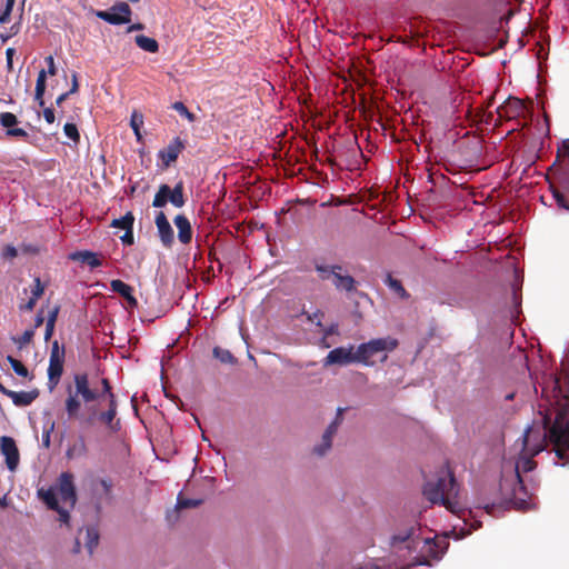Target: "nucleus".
I'll use <instances>...</instances> for the list:
<instances>
[{
    "label": "nucleus",
    "mask_w": 569,
    "mask_h": 569,
    "mask_svg": "<svg viewBox=\"0 0 569 569\" xmlns=\"http://www.w3.org/2000/svg\"><path fill=\"white\" fill-rule=\"evenodd\" d=\"M420 555L416 556L411 562V566H430L431 560H438L443 555L448 543L445 539L433 538H420Z\"/></svg>",
    "instance_id": "423d86ee"
},
{
    "label": "nucleus",
    "mask_w": 569,
    "mask_h": 569,
    "mask_svg": "<svg viewBox=\"0 0 569 569\" xmlns=\"http://www.w3.org/2000/svg\"><path fill=\"white\" fill-rule=\"evenodd\" d=\"M58 491L61 500L74 507L77 502L76 486L73 482V475L70 472H62L58 479Z\"/></svg>",
    "instance_id": "ddd939ff"
},
{
    "label": "nucleus",
    "mask_w": 569,
    "mask_h": 569,
    "mask_svg": "<svg viewBox=\"0 0 569 569\" xmlns=\"http://www.w3.org/2000/svg\"><path fill=\"white\" fill-rule=\"evenodd\" d=\"M38 496L40 499L47 505V507L51 510H58L59 502L57 499V493L54 488L50 487L48 489L40 488L38 490Z\"/></svg>",
    "instance_id": "393cba45"
},
{
    "label": "nucleus",
    "mask_w": 569,
    "mask_h": 569,
    "mask_svg": "<svg viewBox=\"0 0 569 569\" xmlns=\"http://www.w3.org/2000/svg\"><path fill=\"white\" fill-rule=\"evenodd\" d=\"M44 292V286L42 284L39 277L34 279V284L31 289V298L39 299Z\"/></svg>",
    "instance_id": "a19ab883"
},
{
    "label": "nucleus",
    "mask_w": 569,
    "mask_h": 569,
    "mask_svg": "<svg viewBox=\"0 0 569 569\" xmlns=\"http://www.w3.org/2000/svg\"><path fill=\"white\" fill-rule=\"evenodd\" d=\"M110 287L113 292L120 295L127 301L130 308L138 307V300L133 296V288L131 286L127 284L120 279H114L111 280Z\"/></svg>",
    "instance_id": "aec40b11"
},
{
    "label": "nucleus",
    "mask_w": 569,
    "mask_h": 569,
    "mask_svg": "<svg viewBox=\"0 0 569 569\" xmlns=\"http://www.w3.org/2000/svg\"><path fill=\"white\" fill-rule=\"evenodd\" d=\"M385 283L391 290H393L397 295H399L401 298H407L408 297V292L403 288L402 283L399 280L392 278L391 273H389V272L387 273L386 279H385Z\"/></svg>",
    "instance_id": "7c9ffc66"
},
{
    "label": "nucleus",
    "mask_w": 569,
    "mask_h": 569,
    "mask_svg": "<svg viewBox=\"0 0 569 569\" xmlns=\"http://www.w3.org/2000/svg\"><path fill=\"white\" fill-rule=\"evenodd\" d=\"M143 28H144V26L142 23H134L128 28V32H132L136 30H142Z\"/></svg>",
    "instance_id": "bf43d9fd"
},
{
    "label": "nucleus",
    "mask_w": 569,
    "mask_h": 569,
    "mask_svg": "<svg viewBox=\"0 0 569 569\" xmlns=\"http://www.w3.org/2000/svg\"><path fill=\"white\" fill-rule=\"evenodd\" d=\"M136 44L150 53H156L159 51V43L156 39L147 37L144 34H139L136 37Z\"/></svg>",
    "instance_id": "bb28decb"
},
{
    "label": "nucleus",
    "mask_w": 569,
    "mask_h": 569,
    "mask_svg": "<svg viewBox=\"0 0 569 569\" xmlns=\"http://www.w3.org/2000/svg\"><path fill=\"white\" fill-rule=\"evenodd\" d=\"M1 256L3 259H13L18 256V250L13 246L8 244L3 248Z\"/></svg>",
    "instance_id": "79ce46f5"
},
{
    "label": "nucleus",
    "mask_w": 569,
    "mask_h": 569,
    "mask_svg": "<svg viewBox=\"0 0 569 569\" xmlns=\"http://www.w3.org/2000/svg\"><path fill=\"white\" fill-rule=\"evenodd\" d=\"M69 96H71V94H70L68 91H67V92H64V93H61V94L57 98V100H56L57 106H60L64 100H67V99H68V97H69Z\"/></svg>",
    "instance_id": "4d7b16f0"
},
{
    "label": "nucleus",
    "mask_w": 569,
    "mask_h": 569,
    "mask_svg": "<svg viewBox=\"0 0 569 569\" xmlns=\"http://www.w3.org/2000/svg\"><path fill=\"white\" fill-rule=\"evenodd\" d=\"M493 507H495V505H491V506L486 505L485 509L487 510V512H491V509H493Z\"/></svg>",
    "instance_id": "69168bd1"
},
{
    "label": "nucleus",
    "mask_w": 569,
    "mask_h": 569,
    "mask_svg": "<svg viewBox=\"0 0 569 569\" xmlns=\"http://www.w3.org/2000/svg\"><path fill=\"white\" fill-rule=\"evenodd\" d=\"M54 323L46 321L44 340L49 341L54 332Z\"/></svg>",
    "instance_id": "603ef678"
},
{
    "label": "nucleus",
    "mask_w": 569,
    "mask_h": 569,
    "mask_svg": "<svg viewBox=\"0 0 569 569\" xmlns=\"http://www.w3.org/2000/svg\"><path fill=\"white\" fill-rule=\"evenodd\" d=\"M79 550H80V542H79V540L77 539V540H76V546H74V552H79Z\"/></svg>",
    "instance_id": "0e129e2a"
},
{
    "label": "nucleus",
    "mask_w": 569,
    "mask_h": 569,
    "mask_svg": "<svg viewBox=\"0 0 569 569\" xmlns=\"http://www.w3.org/2000/svg\"><path fill=\"white\" fill-rule=\"evenodd\" d=\"M14 49L13 48H8L6 50V57H7V64H8V68L11 69L12 68V57L14 54Z\"/></svg>",
    "instance_id": "864d4df0"
},
{
    "label": "nucleus",
    "mask_w": 569,
    "mask_h": 569,
    "mask_svg": "<svg viewBox=\"0 0 569 569\" xmlns=\"http://www.w3.org/2000/svg\"><path fill=\"white\" fill-rule=\"evenodd\" d=\"M44 321L43 311H38L36 318H34V328L40 327Z\"/></svg>",
    "instance_id": "6e6d98bb"
},
{
    "label": "nucleus",
    "mask_w": 569,
    "mask_h": 569,
    "mask_svg": "<svg viewBox=\"0 0 569 569\" xmlns=\"http://www.w3.org/2000/svg\"><path fill=\"white\" fill-rule=\"evenodd\" d=\"M497 113L499 119L505 120H519L525 119L528 113V109L522 100L513 97H509L498 109Z\"/></svg>",
    "instance_id": "1a4fd4ad"
},
{
    "label": "nucleus",
    "mask_w": 569,
    "mask_h": 569,
    "mask_svg": "<svg viewBox=\"0 0 569 569\" xmlns=\"http://www.w3.org/2000/svg\"><path fill=\"white\" fill-rule=\"evenodd\" d=\"M500 489L506 499L510 500L518 509L526 510L529 507L532 493H530L522 479L502 477Z\"/></svg>",
    "instance_id": "39448f33"
},
{
    "label": "nucleus",
    "mask_w": 569,
    "mask_h": 569,
    "mask_svg": "<svg viewBox=\"0 0 569 569\" xmlns=\"http://www.w3.org/2000/svg\"><path fill=\"white\" fill-rule=\"evenodd\" d=\"M11 31H12L11 33H0V40L3 43L7 42L11 38L12 34L18 33V28H16L14 26L11 27Z\"/></svg>",
    "instance_id": "5fc2aeb1"
},
{
    "label": "nucleus",
    "mask_w": 569,
    "mask_h": 569,
    "mask_svg": "<svg viewBox=\"0 0 569 569\" xmlns=\"http://www.w3.org/2000/svg\"><path fill=\"white\" fill-rule=\"evenodd\" d=\"M173 222L178 229V239L181 243L188 244L192 239V228L190 221L184 214L174 217Z\"/></svg>",
    "instance_id": "412c9836"
},
{
    "label": "nucleus",
    "mask_w": 569,
    "mask_h": 569,
    "mask_svg": "<svg viewBox=\"0 0 569 569\" xmlns=\"http://www.w3.org/2000/svg\"><path fill=\"white\" fill-rule=\"evenodd\" d=\"M168 201L171 202V204L176 208H181L184 206L186 199L183 196L182 182H178L173 189H171L168 184H161L153 198L152 206L154 208H162L167 204Z\"/></svg>",
    "instance_id": "0eeeda50"
},
{
    "label": "nucleus",
    "mask_w": 569,
    "mask_h": 569,
    "mask_svg": "<svg viewBox=\"0 0 569 569\" xmlns=\"http://www.w3.org/2000/svg\"><path fill=\"white\" fill-rule=\"evenodd\" d=\"M10 389L6 388L1 382H0V392L4 396L8 397V393H9Z\"/></svg>",
    "instance_id": "680f3d73"
},
{
    "label": "nucleus",
    "mask_w": 569,
    "mask_h": 569,
    "mask_svg": "<svg viewBox=\"0 0 569 569\" xmlns=\"http://www.w3.org/2000/svg\"><path fill=\"white\" fill-rule=\"evenodd\" d=\"M212 353H213V357L216 359H218L221 363H227V365L237 363L236 357L227 349H223L220 347H214Z\"/></svg>",
    "instance_id": "c756f323"
},
{
    "label": "nucleus",
    "mask_w": 569,
    "mask_h": 569,
    "mask_svg": "<svg viewBox=\"0 0 569 569\" xmlns=\"http://www.w3.org/2000/svg\"><path fill=\"white\" fill-rule=\"evenodd\" d=\"M341 421H342V409L339 408L337 417L329 425V427L327 428V430L325 431V433L322 436V443L320 446L315 447V452L318 456H323L331 448L332 438L336 435Z\"/></svg>",
    "instance_id": "f3484780"
},
{
    "label": "nucleus",
    "mask_w": 569,
    "mask_h": 569,
    "mask_svg": "<svg viewBox=\"0 0 569 569\" xmlns=\"http://www.w3.org/2000/svg\"><path fill=\"white\" fill-rule=\"evenodd\" d=\"M342 270H337L332 277V283L337 290H345L351 292L356 290V280L349 274H342Z\"/></svg>",
    "instance_id": "b1692460"
},
{
    "label": "nucleus",
    "mask_w": 569,
    "mask_h": 569,
    "mask_svg": "<svg viewBox=\"0 0 569 569\" xmlns=\"http://www.w3.org/2000/svg\"><path fill=\"white\" fill-rule=\"evenodd\" d=\"M136 190H137V187H136V186H132V187L130 188V194H131V196H132V194H134Z\"/></svg>",
    "instance_id": "338daca9"
},
{
    "label": "nucleus",
    "mask_w": 569,
    "mask_h": 569,
    "mask_svg": "<svg viewBox=\"0 0 569 569\" xmlns=\"http://www.w3.org/2000/svg\"><path fill=\"white\" fill-rule=\"evenodd\" d=\"M63 131L66 136L71 139L74 143H78L80 141V133L78 131V128L74 123H66L63 127Z\"/></svg>",
    "instance_id": "c9c22d12"
},
{
    "label": "nucleus",
    "mask_w": 569,
    "mask_h": 569,
    "mask_svg": "<svg viewBox=\"0 0 569 569\" xmlns=\"http://www.w3.org/2000/svg\"><path fill=\"white\" fill-rule=\"evenodd\" d=\"M96 16L110 24L118 26L130 21L131 9L128 3L120 2L114 4L110 11H98Z\"/></svg>",
    "instance_id": "9b49d317"
},
{
    "label": "nucleus",
    "mask_w": 569,
    "mask_h": 569,
    "mask_svg": "<svg viewBox=\"0 0 569 569\" xmlns=\"http://www.w3.org/2000/svg\"><path fill=\"white\" fill-rule=\"evenodd\" d=\"M47 83V72L44 69H41L38 73L36 90H34V100L39 103L40 107L44 106L43 94L46 91Z\"/></svg>",
    "instance_id": "a878e982"
},
{
    "label": "nucleus",
    "mask_w": 569,
    "mask_h": 569,
    "mask_svg": "<svg viewBox=\"0 0 569 569\" xmlns=\"http://www.w3.org/2000/svg\"><path fill=\"white\" fill-rule=\"evenodd\" d=\"M16 3V0H6L4 7L2 11L0 12V23L4 24L10 21V16L13 9V6Z\"/></svg>",
    "instance_id": "f704fd0d"
},
{
    "label": "nucleus",
    "mask_w": 569,
    "mask_h": 569,
    "mask_svg": "<svg viewBox=\"0 0 569 569\" xmlns=\"http://www.w3.org/2000/svg\"><path fill=\"white\" fill-rule=\"evenodd\" d=\"M560 157L567 158V161L559 166V168H567L569 166V139H566L561 142V147L558 149L557 158L559 159Z\"/></svg>",
    "instance_id": "4c0bfd02"
},
{
    "label": "nucleus",
    "mask_w": 569,
    "mask_h": 569,
    "mask_svg": "<svg viewBox=\"0 0 569 569\" xmlns=\"http://www.w3.org/2000/svg\"><path fill=\"white\" fill-rule=\"evenodd\" d=\"M100 486L102 487L103 495L107 498L111 497L112 482L109 479H100Z\"/></svg>",
    "instance_id": "37998d69"
},
{
    "label": "nucleus",
    "mask_w": 569,
    "mask_h": 569,
    "mask_svg": "<svg viewBox=\"0 0 569 569\" xmlns=\"http://www.w3.org/2000/svg\"><path fill=\"white\" fill-rule=\"evenodd\" d=\"M46 62L48 64V70L46 71L47 74L54 76L57 73V68H56V64H54L53 57L52 56H48L46 58Z\"/></svg>",
    "instance_id": "49530a36"
},
{
    "label": "nucleus",
    "mask_w": 569,
    "mask_h": 569,
    "mask_svg": "<svg viewBox=\"0 0 569 569\" xmlns=\"http://www.w3.org/2000/svg\"><path fill=\"white\" fill-rule=\"evenodd\" d=\"M0 452L6 458V465L10 471H14L20 461V453L13 438L2 436L0 438Z\"/></svg>",
    "instance_id": "f8f14e48"
},
{
    "label": "nucleus",
    "mask_w": 569,
    "mask_h": 569,
    "mask_svg": "<svg viewBox=\"0 0 569 569\" xmlns=\"http://www.w3.org/2000/svg\"><path fill=\"white\" fill-rule=\"evenodd\" d=\"M66 391L64 409L69 419L79 420L88 427L100 421L110 433L121 430L117 398L109 379H90L87 372H77L73 386L69 385Z\"/></svg>",
    "instance_id": "f03ea898"
},
{
    "label": "nucleus",
    "mask_w": 569,
    "mask_h": 569,
    "mask_svg": "<svg viewBox=\"0 0 569 569\" xmlns=\"http://www.w3.org/2000/svg\"><path fill=\"white\" fill-rule=\"evenodd\" d=\"M33 336H34L33 329L26 330L17 340L19 348H22V347L29 345L32 341Z\"/></svg>",
    "instance_id": "ea45409f"
},
{
    "label": "nucleus",
    "mask_w": 569,
    "mask_h": 569,
    "mask_svg": "<svg viewBox=\"0 0 569 569\" xmlns=\"http://www.w3.org/2000/svg\"><path fill=\"white\" fill-rule=\"evenodd\" d=\"M459 491L460 486L448 466L438 473L436 480L427 481L422 490L428 501L441 505L455 515H459L465 509Z\"/></svg>",
    "instance_id": "7ed1b4c3"
},
{
    "label": "nucleus",
    "mask_w": 569,
    "mask_h": 569,
    "mask_svg": "<svg viewBox=\"0 0 569 569\" xmlns=\"http://www.w3.org/2000/svg\"><path fill=\"white\" fill-rule=\"evenodd\" d=\"M134 216L131 211H128L124 216L118 219H113L110 227L120 229H133Z\"/></svg>",
    "instance_id": "c85d7f7f"
},
{
    "label": "nucleus",
    "mask_w": 569,
    "mask_h": 569,
    "mask_svg": "<svg viewBox=\"0 0 569 569\" xmlns=\"http://www.w3.org/2000/svg\"><path fill=\"white\" fill-rule=\"evenodd\" d=\"M59 515V520L63 523H68L69 522V519H70V515L67 510H64L63 508H61L60 506L58 507V510H56Z\"/></svg>",
    "instance_id": "3c124183"
},
{
    "label": "nucleus",
    "mask_w": 569,
    "mask_h": 569,
    "mask_svg": "<svg viewBox=\"0 0 569 569\" xmlns=\"http://www.w3.org/2000/svg\"><path fill=\"white\" fill-rule=\"evenodd\" d=\"M398 347V340L392 337L371 339L361 343L356 350L357 362L371 367L376 365L375 357L382 353L381 361L387 360L388 351H392Z\"/></svg>",
    "instance_id": "20e7f679"
},
{
    "label": "nucleus",
    "mask_w": 569,
    "mask_h": 569,
    "mask_svg": "<svg viewBox=\"0 0 569 569\" xmlns=\"http://www.w3.org/2000/svg\"><path fill=\"white\" fill-rule=\"evenodd\" d=\"M356 569H380L378 566L376 565H370V566H366V567H359V568H356Z\"/></svg>",
    "instance_id": "e2e57ef3"
},
{
    "label": "nucleus",
    "mask_w": 569,
    "mask_h": 569,
    "mask_svg": "<svg viewBox=\"0 0 569 569\" xmlns=\"http://www.w3.org/2000/svg\"><path fill=\"white\" fill-rule=\"evenodd\" d=\"M337 331V326H331L330 328H328L326 330V335L329 336V335H333L335 332Z\"/></svg>",
    "instance_id": "052dcab7"
},
{
    "label": "nucleus",
    "mask_w": 569,
    "mask_h": 569,
    "mask_svg": "<svg viewBox=\"0 0 569 569\" xmlns=\"http://www.w3.org/2000/svg\"><path fill=\"white\" fill-rule=\"evenodd\" d=\"M316 270L319 273V277L321 280H328L333 277V274H335V272H337V270H342V267L340 264H332V266L317 264Z\"/></svg>",
    "instance_id": "2f4dec72"
},
{
    "label": "nucleus",
    "mask_w": 569,
    "mask_h": 569,
    "mask_svg": "<svg viewBox=\"0 0 569 569\" xmlns=\"http://www.w3.org/2000/svg\"><path fill=\"white\" fill-rule=\"evenodd\" d=\"M319 315H320V316H322V313H320V312H315V313H313V317H312V318H310V319H311V320H313V318H315V319H318V316H319Z\"/></svg>",
    "instance_id": "774afa93"
},
{
    "label": "nucleus",
    "mask_w": 569,
    "mask_h": 569,
    "mask_svg": "<svg viewBox=\"0 0 569 569\" xmlns=\"http://www.w3.org/2000/svg\"><path fill=\"white\" fill-rule=\"evenodd\" d=\"M533 457L535 456H531L530 450H523L522 448L519 458L515 465V475L512 476V478L522 479V473L532 471L537 467Z\"/></svg>",
    "instance_id": "6ab92c4d"
},
{
    "label": "nucleus",
    "mask_w": 569,
    "mask_h": 569,
    "mask_svg": "<svg viewBox=\"0 0 569 569\" xmlns=\"http://www.w3.org/2000/svg\"><path fill=\"white\" fill-rule=\"evenodd\" d=\"M19 122V119L12 112L0 113V124L6 129L8 138L32 143L31 136L24 129L17 127Z\"/></svg>",
    "instance_id": "9d476101"
},
{
    "label": "nucleus",
    "mask_w": 569,
    "mask_h": 569,
    "mask_svg": "<svg viewBox=\"0 0 569 569\" xmlns=\"http://www.w3.org/2000/svg\"><path fill=\"white\" fill-rule=\"evenodd\" d=\"M42 443L47 448L50 446V430L42 435Z\"/></svg>",
    "instance_id": "13d9d810"
},
{
    "label": "nucleus",
    "mask_w": 569,
    "mask_h": 569,
    "mask_svg": "<svg viewBox=\"0 0 569 569\" xmlns=\"http://www.w3.org/2000/svg\"><path fill=\"white\" fill-rule=\"evenodd\" d=\"M43 117L48 123H53L56 120L54 111L51 108H44Z\"/></svg>",
    "instance_id": "8fccbe9b"
},
{
    "label": "nucleus",
    "mask_w": 569,
    "mask_h": 569,
    "mask_svg": "<svg viewBox=\"0 0 569 569\" xmlns=\"http://www.w3.org/2000/svg\"><path fill=\"white\" fill-rule=\"evenodd\" d=\"M172 108L181 116L186 117L189 121L194 120V114L188 110L183 102L177 101L172 104Z\"/></svg>",
    "instance_id": "58836bf2"
},
{
    "label": "nucleus",
    "mask_w": 569,
    "mask_h": 569,
    "mask_svg": "<svg viewBox=\"0 0 569 569\" xmlns=\"http://www.w3.org/2000/svg\"><path fill=\"white\" fill-rule=\"evenodd\" d=\"M8 362L11 365L12 370L20 377L28 378L29 370L28 368L18 359L12 356L7 357Z\"/></svg>",
    "instance_id": "473e14b6"
},
{
    "label": "nucleus",
    "mask_w": 569,
    "mask_h": 569,
    "mask_svg": "<svg viewBox=\"0 0 569 569\" xmlns=\"http://www.w3.org/2000/svg\"><path fill=\"white\" fill-rule=\"evenodd\" d=\"M64 363V348L59 347V342L56 340L52 343L49 367H48V380L50 390L56 388L63 372Z\"/></svg>",
    "instance_id": "6e6552de"
},
{
    "label": "nucleus",
    "mask_w": 569,
    "mask_h": 569,
    "mask_svg": "<svg viewBox=\"0 0 569 569\" xmlns=\"http://www.w3.org/2000/svg\"><path fill=\"white\" fill-rule=\"evenodd\" d=\"M154 222L161 243L166 248H171L174 241V234L173 229L170 222L168 221L164 212L159 211L156 216Z\"/></svg>",
    "instance_id": "dca6fc26"
},
{
    "label": "nucleus",
    "mask_w": 569,
    "mask_h": 569,
    "mask_svg": "<svg viewBox=\"0 0 569 569\" xmlns=\"http://www.w3.org/2000/svg\"><path fill=\"white\" fill-rule=\"evenodd\" d=\"M202 503L201 499H189L183 498L181 496L178 497L177 508L178 509H187V508H196Z\"/></svg>",
    "instance_id": "72a5a7b5"
},
{
    "label": "nucleus",
    "mask_w": 569,
    "mask_h": 569,
    "mask_svg": "<svg viewBox=\"0 0 569 569\" xmlns=\"http://www.w3.org/2000/svg\"><path fill=\"white\" fill-rule=\"evenodd\" d=\"M124 244L131 246L134 242L133 229L126 230L124 234L120 238Z\"/></svg>",
    "instance_id": "a18cd8bd"
},
{
    "label": "nucleus",
    "mask_w": 569,
    "mask_h": 569,
    "mask_svg": "<svg viewBox=\"0 0 569 569\" xmlns=\"http://www.w3.org/2000/svg\"><path fill=\"white\" fill-rule=\"evenodd\" d=\"M78 90H79L78 74H77V72H73L71 76V88L68 92L70 94H73V93L78 92Z\"/></svg>",
    "instance_id": "09e8293b"
},
{
    "label": "nucleus",
    "mask_w": 569,
    "mask_h": 569,
    "mask_svg": "<svg viewBox=\"0 0 569 569\" xmlns=\"http://www.w3.org/2000/svg\"><path fill=\"white\" fill-rule=\"evenodd\" d=\"M357 362L356 351L353 352V347L349 348L338 347L332 349L325 359V366L330 365H349Z\"/></svg>",
    "instance_id": "4468645a"
},
{
    "label": "nucleus",
    "mask_w": 569,
    "mask_h": 569,
    "mask_svg": "<svg viewBox=\"0 0 569 569\" xmlns=\"http://www.w3.org/2000/svg\"><path fill=\"white\" fill-rule=\"evenodd\" d=\"M69 259L86 263L91 268H98L102 266V260L100 259L99 254L89 250L72 252L70 253Z\"/></svg>",
    "instance_id": "4be33fe9"
},
{
    "label": "nucleus",
    "mask_w": 569,
    "mask_h": 569,
    "mask_svg": "<svg viewBox=\"0 0 569 569\" xmlns=\"http://www.w3.org/2000/svg\"><path fill=\"white\" fill-rule=\"evenodd\" d=\"M400 543H406L408 550H416L420 545L419 537L416 536L415 526L407 527L393 535L390 539V545L396 548Z\"/></svg>",
    "instance_id": "2eb2a0df"
},
{
    "label": "nucleus",
    "mask_w": 569,
    "mask_h": 569,
    "mask_svg": "<svg viewBox=\"0 0 569 569\" xmlns=\"http://www.w3.org/2000/svg\"><path fill=\"white\" fill-rule=\"evenodd\" d=\"M99 545V532L94 527H88L86 529V548L89 555L93 553V550Z\"/></svg>",
    "instance_id": "cd10ccee"
},
{
    "label": "nucleus",
    "mask_w": 569,
    "mask_h": 569,
    "mask_svg": "<svg viewBox=\"0 0 569 569\" xmlns=\"http://www.w3.org/2000/svg\"><path fill=\"white\" fill-rule=\"evenodd\" d=\"M39 396V391L37 389L31 391H12L10 390L8 397L12 400L14 406L17 407H27L31 405Z\"/></svg>",
    "instance_id": "5701e85b"
},
{
    "label": "nucleus",
    "mask_w": 569,
    "mask_h": 569,
    "mask_svg": "<svg viewBox=\"0 0 569 569\" xmlns=\"http://www.w3.org/2000/svg\"><path fill=\"white\" fill-rule=\"evenodd\" d=\"M546 396V410L542 427L529 426L522 436L523 450L537 456L545 450L548 441L553 446L556 463L569 466V373L550 376L542 387Z\"/></svg>",
    "instance_id": "f257e3e1"
},
{
    "label": "nucleus",
    "mask_w": 569,
    "mask_h": 569,
    "mask_svg": "<svg viewBox=\"0 0 569 569\" xmlns=\"http://www.w3.org/2000/svg\"><path fill=\"white\" fill-rule=\"evenodd\" d=\"M143 123V117L142 114H138L136 112L132 113L131 116V128L133 129L134 131V134L137 137L138 140H141V133H140V126Z\"/></svg>",
    "instance_id": "e433bc0d"
},
{
    "label": "nucleus",
    "mask_w": 569,
    "mask_h": 569,
    "mask_svg": "<svg viewBox=\"0 0 569 569\" xmlns=\"http://www.w3.org/2000/svg\"><path fill=\"white\" fill-rule=\"evenodd\" d=\"M37 301H38L37 299L30 297L29 300L24 305H20L19 309L26 310V311H32L37 305Z\"/></svg>",
    "instance_id": "de8ad7c7"
},
{
    "label": "nucleus",
    "mask_w": 569,
    "mask_h": 569,
    "mask_svg": "<svg viewBox=\"0 0 569 569\" xmlns=\"http://www.w3.org/2000/svg\"><path fill=\"white\" fill-rule=\"evenodd\" d=\"M183 149L184 142L177 137L164 149L159 151L158 157L162 160L163 166L168 168L178 159Z\"/></svg>",
    "instance_id": "a211bd4d"
},
{
    "label": "nucleus",
    "mask_w": 569,
    "mask_h": 569,
    "mask_svg": "<svg viewBox=\"0 0 569 569\" xmlns=\"http://www.w3.org/2000/svg\"><path fill=\"white\" fill-rule=\"evenodd\" d=\"M59 312H60V306L57 305L54 306L50 311H49V315L47 317V322H51V323H54L57 322V319H58V316H59Z\"/></svg>",
    "instance_id": "c03bdc74"
}]
</instances>
